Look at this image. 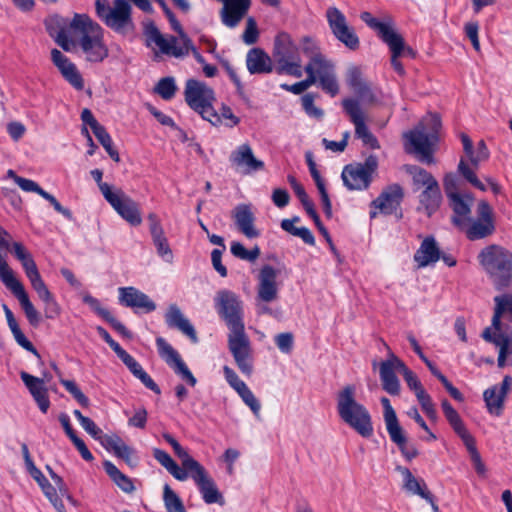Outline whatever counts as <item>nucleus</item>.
Returning <instances> with one entry per match:
<instances>
[{"mask_svg": "<svg viewBox=\"0 0 512 512\" xmlns=\"http://www.w3.org/2000/svg\"><path fill=\"white\" fill-rule=\"evenodd\" d=\"M215 309L229 329L228 348L238 369L247 377L253 373L250 340L245 333L243 302L233 291L222 289L214 298Z\"/></svg>", "mask_w": 512, "mask_h": 512, "instance_id": "obj_1", "label": "nucleus"}, {"mask_svg": "<svg viewBox=\"0 0 512 512\" xmlns=\"http://www.w3.org/2000/svg\"><path fill=\"white\" fill-rule=\"evenodd\" d=\"M301 51L308 59L304 67L307 77L331 97L339 93V84L334 62L329 59L315 39L305 36L300 42Z\"/></svg>", "mask_w": 512, "mask_h": 512, "instance_id": "obj_2", "label": "nucleus"}, {"mask_svg": "<svg viewBox=\"0 0 512 512\" xmlns=\"http://www.w3.org/2000/svg\"><path fill=\"white\" fill-rule=\"evenodd\" d=\"M70 30L79 37L81 47L87 61L103 62L109 50L104 43V30L86 14H75L70 21Z\"/></svg>", "mask_w": 512, "mask_h": 512, "instance_id": "obj_3", "label": "nucleus"}, {"mask_svg": "<svg viewBox=\"0 0 512 512\" xmlns=\"http://www.w3.org/2000/svg\"><path fill=\"white\" fill-rule=\"evenodd\" d=\"M441 120L437 114L426 116L413 130L404 133L407 153L416 154L421 162H434V146L438 140Z\"/></svg>", "mask_w": 512, "mask_h": 512, "instance_id": "obj_4", "label": "nucleus"}, {"mask_svg": "<svg viewBox=\"0 0 512 512\" xmlns=\"http://www.w3.org/2000/svg\"><path fill=\"white\" fill-rule=\"evenodd\" d=\"M168 18L172 29L179 35L164 36L160 30L153 24L145 28L146 45L158 48L156 54H162L174 58H184L187 56V47L190 45V38L183 30L181 24L176 19L174 13L170 9L164 12Z\"/></svg>", "mask_w": 512, "mask_h": 512, "instance_id": "obj_5", "label": "nucleus"}, {"mask_svg": "<svg viewBox=\"0 0 512 512\" xmlns=\"http://www.w3.org/2000/svg\"><path fill=\"white\" fill-rule=\"evenodd\" d=\"M356 389L347 385L337 394V412L341 420L364 438L373 434L371 416L367 408L355 399Z\"/></svg>", "mask_w": 512, "mask_h": 512, "instance_id": "obj_6", "label": "nucleus"}, {"mask_svg": "<svg viewBox=\"0 0 512 512\" xmlns=\"http://www.w3.org/2000/svg\"><path fill=\"white\" fill-rule=\"evenodd\" d=\"M478 260L497 289L510 285L512 253L508 249L497 244H491L480 251Z\"/></svg>", "mask_w": 512, "mask_h": 512, "instance_id": "obj_7", "label": "nucleus"}, {"mask_svg": "<svg viewBox=\"0 0 512 512\" xmlns=\"http://www.w3.org/2000/svg\"><path fill=\"white\" fill-rule=\"evenodd\" d=\"M98 18L111 30L119 34L133 31L132 7L128 0H95Z\"/></svg>", "mask_w": 512, "mask_h": 512, "instance_id": "obj_8", "label": "nucleus"}, {"mask_svg": "<svg viewBox=\"0 0 512 512\" xmlns=\"http://www.w3.org/2000/svg\"><path fill=\"white\" fill-rule=\"evenodd\" d=\"M185 101L191 109L212 125L220 124V116L213 107L216 101L214 90L206 83L189 79L185 86Z\"/></svg>", "mask_w": 512, "mask_h": 512, "instance_id": "obj_9", "label": "nucleus"}, {"mask_svg": "<svg viewBox=\"0 0 512 512\" xmlns=\"http://www.w3.org/2000/svg\"><path fill=\"white\" fill-rule=\"evenodd\" d=\"M273 57L278 65L279 74H287L296 78L303 75L299 48L286 32L277 34L274 40Z\"/></svg>", "mask_w": 512, "mask_h": 512, "instance_id": "obj_10", "label": "nucleus"}, {"mask_svg": "<svg viewBox=\"0 0 512 512\" xmlns=\"http://www.w3.org/2000/svg\"><path fill=\"white\" fill-rule=\"evenodd\" d=\"M461 141L463 144V150L471 163L470 167L465 159L461 158L458 164L459 173L467 180L471 185L475 188L485 191V185L477 178L475 174V169H477L481 162L486 161L489 158V150L484 142V140H480L477 143V155H474V147L471 139L466 134H461Z\"/></svg>", "mask_w": 512, "mask_h": 512, "instance_id": "obj_11", "label": "nucleus"}, {"mask_svg": "<svg viewBox=\"0 0 512 512\" xmlns=\"http://www.w3.org/2000/svg\"><path fill=\"white\" fill-rule=\"evenodd\" d=\"M0 279L12 294L18 299L28 322L32 326L40 323V314L32 304L23 284L14 276L6 260L0 254Z\"/></svg>", "mask_w": 512, "mask_h": 512, "instance_id": "obj_12", "label": "nucleus"}, {"mask_svg": "<svg viewBox=\"0 0 512 512\" xmlns=\"http://www.w3.org/2000/svg\"><path fill=\"white\" fill-rule=\"evenodd\" d=\"M377 167L378 159L375 155L368 156L363 163L346 165L341 174L344 185L349 190L368 189Z\"/></svg>", "mask_w": 512, "mask_h": 512, "instance_id": "obj_13", "label": "nucleus"}, {"mask_svg": "<svg viewBox=\"0 0 512 512\" xmlns=\"http://www.w3.org/2000/svg\"><path fill=\"white\" fill-rule=\"evenodd\" d=\"M476 215L475 219L469 218L467 226L459 228L471 241L487 238L496 229L493 209L487 201L482 200L478 203Z\"/></svg>", "mask_w": 512, "mask_h": 512, "instance_id": "obj_14", "label": "nucleus"}, {"mask_svg": "<svg viewBox=\"0 0 512 512\" xmlns=\"http://www.w3.org/2000/svg\"><path fill=\"white\" fill-rule=\"evenodd\" d=\"M342 107L355 127L356 137L361 139L363 144L371 149L380 148L378 140L366 125L367 116L359 101L355 98H345L342 100Z\"/></svg>", "mask_w": 512, "mask_h": 512, "instance_id": "obj_15", "label": "nucleus"}, {"mask_svg": "<svg viewBox=\"0 0 512 512\" xmlns=\"http://www.w3.org/2000/svg\"><path fill=\"white\" fill-rule=\"evenodd\" d=\"M329 28L334 37L350 50H357L360 45L359 37L353 27L349 26L345 15L336 7L326 11Z\"/></svg>", "mask_w": 512, "mask_h": 512, "instance_id": "obj_16", "label": "nucleus"}, {"mask_svg": "<svg viewBox=\"0 0 512 512\" xmlns=\"http://www.w3.org/2000/svg\"><path fill=\"white\" fill-rule=\"evenodd\" d=\"M12 252L15 257L21 262L22 267L25 271L27 278L29 279L32 288L37 293L39 299H43L48 297V295L52 294L48 289L47 285L43 281L37 265L33 260L31 254L25 249V247L19 243L14 242L12 244Z\"/></svg>", "mask_w": 512, "mask_h": 512, "instance_id": "obj_17", "label": "nucleus"}, {"mask_svg": "<svg viewBox=\"0 0 512 512\" xmlns=\"http://www.w3.org/2000/svg\"><path fill=\"white\" fill-rule=\"evenodd\" d=\"M113 209L130 225L139 226L142 223L139 205L131 197L118 189L108 194L105 199Z\"/></svg>", "mask_w": 512, "mask_h": 512, "instance_id": "obj_18", "label": "nucleus"}, {"mask_svg": "<svg viewBox=\"0 0 512 512\" xmlns=\"http://www.w3.org/2000/svg\"><path fill=\"white\" fill-rule=\"evenodd\" d=\"M156 345L160 357L174 370V372L186 381L187 384L194 387L197 383L187 365L181 359L179 353L162 337L156 339Z\"/></svg>", "mask_w": 512, "mask_h": 512, "instance_id": "obj_19", "label": "nucleus"}, {"mask_svg": "<svg viewBox=\"0 0 512 512\" xmlns=\"http://www.w3.org/2000/svg\"><path fill=\"white\" fill-rule=\"evenodd\" d=\"M279 271L271 265H264L257 276V299L274 302L279 298L277 277Z\"/></svg>", "mask_w": 512, "mask_h": 512, "instance_id": "obj_20", "label": "nucleus"}, {"mask_svg": "<svg viewBox=\"0 0 512 512\" xmlns=\"http://www.w3.org/2000/svg\"><path fill=\"white\" fill-rule=\"evenodd\" d=\"M403 198V190L400 185L394 184L387 187L382 193L371 202L370 218H375L380 213L390 215L397 207Z\"/></svg>", "mask_w": 512, "mask_h": 512, "instance_id": "obj_21", "label": "nucleus"}, {"mask_svg": "<svg viewBox=\"0 0 512 512\" xmlns=\"http://www.w3.org/2000/svg\"><path fill=\"white\" fill-rule=\"evenodd\" d=\"M482 337L499 348V367L512 364V332H503L501 328L492 332L491 328H486L482 333Z\"/></svg>", "mask_w": 512, "mask_h": 512, "instance_id": "obj_22", "label": "nucleus"}, {"mask_svg": "<svg viewBox=\"0 0 512 512\" xmlns=\"http://www.w3.org/2000/svg\"><path fill=\"white\" fill-rule=\"evenodd\" d=\"M149 231L157 254L167 263H172L173 253L169 246L168 239L165 236L159 217L155 213H149L147 216Z\"/></svg>", "mask_w": 512, "mask_h": 512, "instance_id": "obj_23", "label": "nucleus"}, {"mask_svg": "<svg viewBox=\"0 0 512 512\" xmlns=\"http://www.w3.org/2000/svg\"><path fill=\"white\" fill-rule=\"evenodd\" d=\"M230 161L244 174L260 171L264 168V162L258 160L249 144H242L231 153Z\"/></svg>", "mask_w": 512, "mask_h": 512, "instance_id": "obj_24", "label": "nucleus"}, {"mask_svg": "<svg viewBox=\"0 0 512 512\" xmlns=\"http://www.w3.org/2000/svg\"><path fill=\"white\" fill-rule=\"evenodd\" d=\"M119 302L126 307L141 309L146 313L156 309V304L149 296L135 287L119 288Z\"/></svg>", "mask_w": 512, "mask_h": 512, "instance_id": "obj_25", "label": "nucleus"}, {"mask_svg": "<svg viewBox=\"0 0 512 512\" xmlns=\"http://www.w3.org/2000/svg\"><path fill=\"white\" fill-rule=\"evenodd\" d=\"M347 85L356 94L359 102L374 103L376 101L375 95L370 85L364 80L361 69L357 66H351L346 74Z\"/></svg>", "mask_w": 512, "mask_h": 512, "instance_id": "obj_26", "label": "nucleus"}, {"mask_svg": "<svg viewBox=\"0 0 512 512\" xmlns=\"http://www.w3.org/2000/svg\"><path fill=\"white\" fill-rule=\"evenodd\" d=\"M51 59L54 65L59 69L62 76L77 90H82L84 82L77 67L61 51L52 49Z\"/></svg>", "mask_w": 512, "mask_h": 512, "instance_id": "obj_27", "label": "nucleus"}, {"mask_svg": "<svg viewBox=\"0 0 512 512\" xmlns=\"http://www.w3.org/2000/svg\"><path fill=\"white\" fill-rule=\"evenodd\" d=\"M165 322L169 328L177 329L187 336L193 343H198V336L194 326L182 313L176 304L169 305L165 313Z\"/></svg>", "mask_w": 512, "mask_h": 512, "instance_id": "obj_28", "label": "nucleus"}, {"mask_svg": "<svg viewBox=\"0 0 512 512\" xmlns=\"http://www.w3.org/2000/svg\"><path fill=\"white\" fill-rule=\"evenodd\" d=\"M511 384L512 378L505 376L500 385H494L484 391L483 397L489 413L496 416L501 414L504 399Z\"/></svg>", "mask_w": 512, "mask_h": 512, "instance_id": "obj_29", "label": "nucleus"}, {"mask_svg": "<svg viewBox=\"0 0 512 512\" xmlns=\"http://www.w3.org/2000/svg\"><path fill=\"white\" fill-rule=\"evenodd\" d=\"M190 477L194 480L196 485L199 488L200 493L202 494V498L205 503L213 504V503H221L223 502V497L219 490L216 487L213 479L208 475L207 471L204 467H201L199 470L190 475Z\"/></svg>", "mask_w": 512, "mask_h": 512, "instance_id": "obj_30", "label": "nucleus"}, {"mask_svg": "<svg viewBox=\"0 0 512 512\" xmlns=\"http://www.w3.org/2000/svg\"><path fill=\"white\" fill-rule=\"evenodd\" d=\"M396 360L400 359L394 354H391L387 360L380 364L379 370L382 388L387 393L394 396L400 393V381L396 375L398 371Z\"/></svg>", "mask_w": 512, "mask_h": 512, "instance_id": "obj_31", "label": "nucleus"}, {"mask_svg": "<svg viewBox=\"0 0 512 512\" xmlns=\"http://www.w3.org/2000/svg\"><path fill=\"white\" fill-rule=\"evenodd\" d=\"M68 26L70 27V22L68 23L67 19L59 15L49 16L45 20V28L48 34L66 51H69L71 47V40L67 31Z\"/></svg>", "mask_w": 512, "mask_h": 512, "instance_id": "obj_32", "label": "nucleus"}, {"mask_svg": "<svg viewBox=\"0 0 512 512\" xmlns=\"http://www.w3.org/2000/svg\"><path fill=\"white\" fill-rule=\"evenodd\" d=\"M448 201L453 210V224L458 228L467 226L471 214L473 198L469 194H458L448 198Z\"/></svg>", "mask_w": 512, "mask_h": 512, "instance_id": "obj_33", "label": "nucleus"}, {"mask_svg": "<svg viewBox=\"0 0 512 512\" xmlns=\"http://www.w3.org/2000/svg\"><path fill=\"white\" fill-rule=\"evenodd\" d=\"M22 381L28 388L29 392L36 401L39 409L46 413L50 407V400L48 397L45 381L41 378L32 376L26 372L20 374Z\"/></svg>", "mask_w": 512, "mask_h": 512, "instance_id": "obj_34", "label": "nucleus"}, {"mask_svg": "<svg viewBox=\"0 0 512 512\" xmlns=\"http://www.w3.org/2000/svg\"><path fill=\"white\" fill-rule=\"evenodd\" d=\"M238 230L249 239L259 237L260 233L254 226L255 217L249 205L236 206L232 214Z\"/></svg>", "mask_w": 512, "mask_h": 512, "instance_id": "obj_35", "label": "nucleus"}, {"mask_svg": "<svg viewBox=\"0 0 512 512\" xmlns=\"http://www.w3.org/2000/svg\"><path fill=\"white\" fill-rule=\"evenodd\" d=\"M246 66L250 74H267L273 70L270 57L260 48L248 51Z\"/></svg>", "mask_w": 512, "mask_h": 512, "instance_id": "obj_36", "label": "nucleus"}, {"mask_svg": "<svg viewBox=\"0 0 512 512\" xmlns=\"http://www.w3.org/2000/svg\"><path fill=\"white\" fill-rule=\"evenodd\" d=\"M440 259V250L433 237H426L414 254V261L423 268Z\"/></svg>", "mask_w": 512, "mask_h": 512, "instance_id": "obj_37", "label": "nucleus"}, {"mask_svg": "<svg viewBox=\"0 0 512 512\" xmlns=\"http://www.w3.org/2000/svg\"><path fill=\"white\" fill-rule=\"evenodd\" d=\"M403 476V488L413 494L418 495L425 500H430L431 493L422 479H417L406 467H398Z\"/></svg>", "mask_w": 512, "mask_h": 512, "instance_id": "obj_38", "label": "nucleus"}, {"mask_svg": "<svg viewBox=\"0 0 512 512\" xmlns=\"http://www.w3.org/2000/svg\"><path fill=\"white\" fill-rule=\"evenodd\" d=\"M442 199L441 190L438 182L427 186L419 195L420 208L431 216L440 206Z\"/></svg>", "mask_w": 512, "mask_h": 512, "instance_id": "obj_39", "label": "nucleus"}, {"mask_svg": "<svg viewBox=\"0 0 512 512\" xmlns=\"http://www.w3.org/2000/svg\"><path fill=\"white\" fill-rule=\"evenodd\" d=\"M153 456L177 480L185 481L188 478V473L179 467L166 451L154 448Z\"/></svg>", "mask_w": 512, "mask_h": 512, "instance_id": "obj_40", "label": "nucleus"}, {"mask_svg": "<svg viewBox=\"0 0 512 512\" xmlns=\"http://www.w3.org/2000/svg\"><path fill=\"white\" fill-rule=\"evenodd\" d=\"M103 467L111 480L125 493H132L135 490L133 481L122 473L112 462L105 461Z\"/></svg>", "mask_w": 512, "mask_h": 512, "instance_id": "obj_41", "label": "nucleus"}, {"mask_svg": "<svg viewBox=\"0 0 512 512\" xmlns=\"http://www.w3.org/2000/svg\"><path fill=\"white\" fill-rule=\"evenodd\" d=\"M403 168L412 177L413 185L416 190H419L422 187L426 188L429 185H434L437 183V180L432 176L430 172L419 166L404 165Z\"/></svg>", "mask_w": 512, "mask_h": 512, "instance_id": "obj_42", "label": "nucleus"}, {"mask_svg": "<svg viewBox=\"0 0 512 512\" xmlns=\"http://www.w3.org/2000/svg\"><path fill=\"white\" fill-rule=\"evenodd\" d=\"M360 18L363 22L367 24V26L377 31L378 36L381 38L383 42L385 41V39H388L397 34V32L390 23H384L379 21L378 19L373 17L370 12H362Z\"/></svg>", "mask_w": 512, "mask_h": 512, "instance_id": "obj_43", "label": "nucleus"}, {"mask_svg": "<svg viewBox=\"0 0 512 512\" xmlns=\"http://www.w3.org/2000/svg\"><path fill=\"white\" fill-rule=\"evenodd\" d=\"M386 43L391 51V65L399 75L405 74V69L402 63L398 60L401 56V50H403V37L397 33L394 36L385 39Z\"/></svg>", "mask_w": 512, "mask_h": 512, "instance_id": "obj_44", "label": "nucleus"}, {"mask_svg": "<svg viewBox=\"0 0 512 512\" xmlns=\"http://www.w3.org/2000/svg\"><path fill=\"white\" fill-rule=\"evenodd\" d=\"M495 309L492 318V327L494 330H499L501 326V317L504 313L512 315V294H505L496 296L494 298Z\"/></svg>", "mask_w": 512, "mask_h": 512, "instance_id": "obj_45", "label": "nucleus"}, {"mask_svg": "<svg viewBox=\"0 0 512 512\" xmlns=\"http://www.w3.org/2000/svg\"><path fill=\"white\" fill-rule=\"evenodd\" d=\"M381 404L384 409V420L386 424V429L389 436L396 437L399 432V425L396 413L390 404V400L387 397L381 398Z\"/></svg>", "mask_w": 512, "mask_h": 512, "instance_id": "obj_46", "label": "nucleus"}, {"mask_svg": "<svg viewBox=\"0 0 512 512\" xmlns=\"http://www.w3.org/2000/svg\"><path fill=\"white\" fill-rule=\"evenodd\" d=\"M163 501L167 512H186L181 499L168 484L163 487Z\"/></svg>", "mask_w": 512, "mask_h": 512, "instance_id": "obj_47", "label": "nucleus"}, {"mask_svg": "<svg viewBox=\"0 0 512 512\" xmlns=\"http://www.w3.org/2000/svg\"><path fill=\"white\" fill-rule=\"evenodd\" d=\"M97 140L109 154V156L115 161H120V156L118 151L113 147V141L110 134L107 132L104 126L98 128L95 132H93Z\"/></svg>", "mask_w": 512, "mask_h": 512, "instance_id": "obj_48", "label": "nucleus"}, {"mask_svg": "<svg viewBox=\"0 0 512 512\" xmlns=\"http://www.w3.org/2000/svg\"><path fill=\"white\" fill-rule=\"evenodd\" d=\"M396 363L398 365V372L403 375L407 386L414 391L415 395L422 391L424 387L417 378L416 374L412 372L402 360H396Z\"/></svg>", "mask_w": 512, "mask_h": 512, "instance_id": "obj_49", "label": "nucleus"}, {"mask_svg": "<svg viewBox=\"0 0 512 512\" xmlns=\"http://www.w3.org/2000/svg\"><path fill=\"white\" fill-rule=\"evenodd\" d=\"M231 253L241 260H246L249 262H254L260 255V249L258 246H255L251 250H247L240 242H232L231 243Z\"/></svg>", "mask_w": 512, "mask_h": 512, "instance_id": "obj_50", "label": "nucleus"}, {"mask_svg": "<svg viewBox=\"0 0 512 512\" xmlns=\"http://www.w3.org/2000/svg\"><path fill=\"white\" fill-rule=\"evenodd\" d=\"M177 87L172 77H165L159 80L154 88L155 93L164 100H170L174 97Z\"/></svg>", "mask_w": 512, "mask_h": 512, "instance_id": "obj_51", "label": "nucleus"}, {"mask_svg": "<svg viewBox=\"0 0 512 512\" xmlns=\"http://www.w3.org/2000/svg\"><path fill=\"white\" fill-rule=\"evenodd\" d=\"M390 439L392 442H394L400 449L401 453L405 458L408 460H411L415 458L418 455V452L413 447H407V438L405 436V433L402 429V427L399 428V432L397 433L396 437L390 436Z\"/></svg>", "mask_w": 512, "mask_h": 512, "instance_id": "obj_52", "label": "nucleus"}, {"mask_svg": "<svg viewBox=\"0 0 512 512\" xmlns=\"http://www.w3.org/2000/svg\"><path fill=\"white\" fill-rule=\"evenodd\" d=\"M100 442V444L109 452H113L114 455L121 448V446L125 443L118 435L116 434H104L103 432L96 439Z\"/></svg>", "mask_w": 512, "mask_h": 512, "instance_id": "obj_53", "label": "nucleus"}, {"mask_svg": "<svg viewBox=\"0 0 512 512\" xmlns=\"http://www.w3.org/2000/svg\"><path fill=\"white\" fill-rule=\"evenodd\" d=\"M464 445L466 446V448L470 454V458H471V461L474 465L476 472L479 475H484L486 472V468H485L484 463L482 462L480 453L478 452V450L476 448L475 439L472 438V439L468 440L467 442L464 443Z\"/></svg>", "mask_w": 512, "mask_h": 512, "instance_id": "obj_54", "label": "nucleus"}, {"mask_svg": "<svg viewBox=\"0 0 512 512\" xmlns=\"http://www.w3.org/2000/svg\"><path fill=\"white\" fill-rule=\"evenodd\" d=\"M415 396L420 403L423 412L427 415L428 418L435 421L437 419V411L430 395L426 392L425 389H423Z\"/></svg>", "mask_w": 512, "mask_h": 512, "instance_id": "obj_55", "label": "nucleus"}, {"mask_svg": "<svg viewBox=\"0 0 512 512\" xmlns=\"http://www.w3.org/2000/svg\"><path fill=\"white\" fill-rule=\"evenodd\" d=\"M238 395L241 397L243 402L251 409L253 414L258 417L261 410V404L259 400L255 397L253 392L246 385L241 390H239Z\"/></svg>", "mask_w": 512, "mask_h": 512, "instance_id": "obj_56", "label": "nucleus"}, {"mask_svg": "<svg viewBox=\"0 0 512 512\" xmlns=\"http://www.w3.org/2000/svg\"><path fill=\"white\" fill-rule=\"evenodd\" d=\"M60 382L82 407H88L90 405L88 397L80 390L74 381L61 380Z\"/></svg>", "mask_w": 512, "mask_h": 512, "instance_id": "obj_57", "label": "nucleus"}, {"mask_svg": "<svg viewBox=\"0 0 512 512\" xmlns=\"http://www.w3.org/2000/svg\"><path fill=\"white\" fill-rule=\"evenodd\" d=\"M314 100H315V97L311 93H307V94L303 95L301 98L302 107L307 115L317 118V119H320L323 117L324 112L322 109L315 106Z\"/></svg>", "mask_w": 512, "mask_h": 512, "instance_id": "obj_58", "label": "nucleus"}, {"mask_svg": "<svg viewBox=\"0 0 512 512\" xmlns=\"http://www.w3.org/2000/svg\"><path fill=\"white\" fill-rule=\"evenodd\" d=\"M176 455L180 458L183 466V470L188 473V477L203 467L198 461L192 458L188 452L182 448Z\"/></svg>", "mask_w": 512, "mask_h": 512, "instance_id": "obj_59", "label": "nucleus"}, {"mask_svg": "<svg viewBox=\"0 0 512 512\" xmlns=\"http://www.w3.org/2000/svg\"><path fill=\"white\" fill-rule=\"evenodd\" d=\"M44 304V313L47 319H56L61 314V307L54 298L53 294L41 299Z\"/></svg>", "mask_w": 512, "mask_h": 512, "instance_id": "obj_60", "label": "nucleus"}, {"mask_svg": "<svg viewBox=\"0 0 512 512\" xmlns=\"http://www.w3.org/2000/svg\"><path fill=\"white\" fill-rule=\"evenodd\" d=\"M448 422L451 425V427L453 428L454 432L461 438L463 443L474 438L466 429L459 414H457L455 416V418L453 417V418L449 419Z\"/></svg>", "mask_w": 512, "mask_h": 512, "instance_id": "obj_61", "label": "nucleus"}, {"mask_svg": "<svg viewBox=\"0 0 512 512\" xmlns=\"http://www.w3.org/2000/svg\"><path fill=\"white\" fill-rule=\"evenodd\" d=\"M115 456L123 459L130 467H135L138 464V457L136 456L135 450L126 443L121 446Z\"/></svg>", "mask_w": 512, "mask_h": 512, "instance_id": "obj_62", "label": "nucleus"}, {"mask_svg": "<svg viewBox=\"0 0 512 512\" xmlns=\"http://www.w3.org/2000/svg\"><path fill=\"white\" fill-rule=\"evenodd\" d=\"M33 479L38 483L41 487L45 496L50 500H56V489L55 487L47 480V478L43 475L42 472L38 473Z\"/></svg>", "mask_w": 512, "mask_h": 512, "instance_id": "obj_63", "label": "nucleus"}, {"mask_svg": "<svg viewBox=\"0 0 512 512\" xmlns=\"http://www.w3.org/2000/svg\"><path fill=\"white\" fill-rule=\"evenodd\" d=\"M14 338H15V341L17 342L18 345H20L22 348H24L25 350L31 352L32 354H34L35 356L37 357H40L37 349L34 347V345L26 338V336L23 334V332L21 331L20 327H16L14 329L11 330Z\"/></svg>", "mask_w": 512, "mask_h": 512, "instance_id": "obj_64", "label": "nucleus"}]
</instances>
